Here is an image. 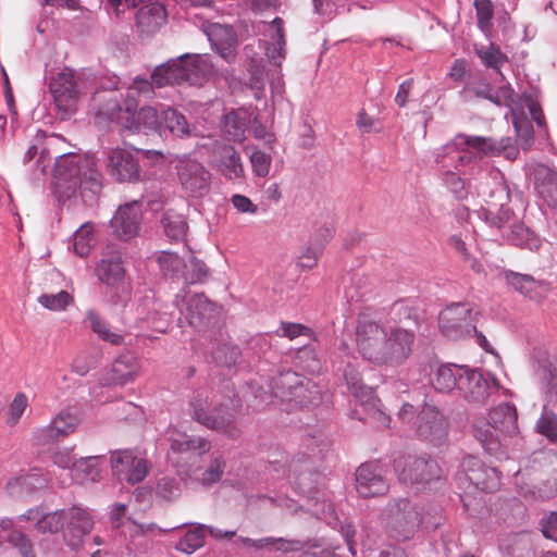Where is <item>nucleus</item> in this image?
Wrapping results in <instances>:
<instances>
[{
  "label": "nucleus",
  "mask_w": 557,
  "mask_h": 557,
  "mask_svg": "<svg viewBox=\"0 0 557 557\" xmlns=\"http://www.w3.org/2000/svg\"><path fill=\"white\" fill-rule=\"evenodd\" d=\"M414 334L401 327H385L367 317H360L356 343L362 358L375 366L397 367L412 352Z\"/></svg>",
  "instance_id": "f257e3e1"
},
{
  "label": "nucleus",
  "mask_w": 557,
  "mask_h": 557,
  "mask_svg": "<svg viewBox=\"0 0 557 557\" xmlns=\"http://www.w3.org/2000/svg\"><path fill=\"white\" fill-rule=\"evenodd\" d=\"M222 388V394L212 392L211 395L203 389L196 391L189 401L191 416L207 429L236 438L240 430L235 424V412L242 401L232 382L224 381Z\"/></svg>",
  "instance_id": "f03ea898"
},
{
  "label": "nucleus",
  "mask_w": 557,
  "mask_h": 557,
  "mask_svg": "<svg viewBox=\"0 0 557 557\" xmlns=\"http://www.w3.org/2000/svg\"><path fill=\"white\" fill-rule=\"evenodd\" d=\"M54 188L60 199L71 198L77 189L98 194L101 189V174L95 159L76 154L60 156L54 164Z\"/></svg>",
  "instance_id": "7ed1b4c3"
},
{
  "label": "nucleus",
  "mask_w": 557,
  "mask_h": 557,
  "mask_svg": "<svg viewBox=\"0 0 557 557\" xmlns=\"http://www.w3.org/2000/svg\"><path fill=\"white\" fill-rule=\"evenodd\" d=\"M442 151L443 153L437 156V162L444 163L445 158H449L456 169L478 164L487 154L507 151V157L511 158L516 153L508 137L496 140L492 137L465 134L456 135L442 148Z\"/></svg>",
  "instance_id": "20e7f679"
},
{
  "label": "nucleus",
  "mask_w": 557,
  "mask_h": 557,
  "mask_svg": "<svg viewBox=\"0 0 557 557\" xmlns=\"http://www.w3.org/2000/svg\"><path fill=\"white\" fill-rule=\"evenodd\" d=\"M214 74V66L207 54H184L157 66L152 73L157 87L188 83L201 85Z\"/></svg>",
  "instance_id": "39448f33"
},
{
  "label": "nucleus",
  "mask_w": 557,
  "mask_h": 557,
  "mask_svg": "<svg viewBox=\"0 0 557 557\" xmlns=\"http://www.w3.org/2000/svg\"><path fill=\"white\" fill-rule=\"evenodd\" d=\"M64 527L63 536L65 544L71 549H78L83 544L84 537L92 528V520L86 510L72 507L66 510L41 513L36 522L37 531L42 534H55Z\"/></svg>",
  "instance_id": "423d86ee"
},
{
  "label": "nucleus",
  "mask_w": 557,
  "mask_h": 557,
  "mask_svg": "<svg viewBox=\"0 0 557 557\" xmlns=\"http://www.w3.org/2000/svg\"><path fill=\"white\" fill-rule=\"evenodd\" d=\"M535 374L545 399L542 414L536 422V431L550 442H555L557 416L548 410V407L557 404V358L547 356L540 360Z\"/></svg>",
  "instance_id": "0eeeda50"
},
{
  "label": "nucleus",
  "mask_w": 557,
  "mask_h": 557,
  "mask_svg": "<svg viewBox=\"0 0 557 557\" xmlns=\"http://www.w3.org/2000/svg\"><path fill=\"white\" fill-rule=\"evenodd\" d=\"M422 521L419 507L409 499H395L384 511L383 522L388 535L397 541L413 537Z\"/></svg>",
  "instance_id": "6e6552de"
},
{
  "label": "nucleus",
  "mask_w": 557,
  "mask_h": 557,
  "mask_svg": "<svg viewBox=\"0 0 557 557\" xmlns=\"http://www.w3.org/2000/svg\"><path fill=\"white\" fill-rule=\"evenodd\" d=\"M478 314L479 311L469 304H451L440 312V330L444 336L454 341L471 336L475 332Z\"/></svg>",
  "instance_id": "1a4fd4ad"
},
{
  "label": "nucleus",
  "mask_w": 557,
  "mask_h": 557,
  "mask_svg": "<svg viewBox=\"0 0 557 557\" xmlns=\"http://www.w3.org/2000/svg\"><path fill=\"white\" fill-rule=\"evenodd\" d=\"M498 382L493 376H485L478 369L466 367L458 389L461 398L472 408H481L488 404L497 393Z\"/></svg>",
  "instance_id": "9d476101"
},
{
  "label": "nucleus",
  "mask_w": 557,
  "mask_h": 557,
  "mask_svg": "<svg viewBox=\"0 0 557 557\" xmlns=\"http://www.w3.org/2000/svg\"><path fill=\"white\" fill-rule=\"evenodd\" d=\"M87 89V81L71 69H63L49 83V90L59 110L67 112Z\"/></svg>",
  "instance_id": "9b49d317"
},
{
  "label": "nucleus",
  "mask_w": 557,
  "mask_h": 557,
  "mask_svg": "<svg viewBox=\"0 0 557 557\" xmlns=\"http://www.w3.org/2000/svg\"><path fill=\"white\" fill-rule=\"evenodd\" d=\"M418 437L433 445H442L448 435V421L434 405L424 403L413 420Z\"/></svg>",
  "instance_id": "f8f14e48"
},
{
  "label": "nucleus",
  "mask_w": 557,
  "mask_h": 557,
  "mask_svg": "<svg viewBox=\"0 0 557 557\" xmlns=\"http://www.w3.org/2000/svg\"><path fill=\"white\" fill-rule=\"evenodd\" d=\"M91 108L95 111V121L97 124L102 125L111 122H115L125 127H134L135 115L133 114V121L125 123L128 116L126 115V106L121 107V97L116 90H97L91 97Z\"/></svg>",
  "instance_id": "ddd939ff"
},
{
  "label": "nucleus",
  "mask_w": 557,
  "mask_h": 557,
  "mask_svg": "<svg viewBox=\"0 0 557 557\" xmlns=\"http://www.w3.org/2000/svg\"><path fill=\"white\" fill-rule=\"evenodd\" d=\"M175 169L182 188L189 196L200 198L210 191L211 174L200 162L182 159Z\"/></svg>",
  "instance_id": "4468645a"
},
{
  "label": "nucleus",
  "mask_w": 557,
  "mask_h": 557,
  "mask_svg": "<svg viewBox=\"0 0 557 557\" xmlns=\"http://www.w3.org/2000/svg\"><path fill=\"white\" fill-rule=\"evenodd\" d=\"M111 469L114 476L129 484L141 482L148 474L147 461L131 449L111 451Z\"/></svg>",
  "instance_id": "2eb2a0df"
},
{
  "label": "nucleus",
  "mask_w": 557,
  "mask_h": 557,
  "mask_svg": "<svg viewBox=\"0 0 557 557\" xmlns=\"http://www.w3.org/2000/svg\"><path fill=\"white\" fill-rule=\"evenodd\" d=\"M95 274L102 284L110 288L119 289L122 287L126 278V268L122 252L114 246H107L101 259L96 264Z\"/></svg>",
  "instance_id": "dca6fc26"
},
{
  "label": "nucleus",
  "mask_w": 557,
  "mask_h": 557,
  "mask_svg": "<svg viewBox=\"0 0 557 557\" xmlns=\"http://www.w3.org/2000/svg\"><path fill=\"white\" fill-rule=\"evenodd\" d=\"M491 198L492 200L487 201V207L481 208L478 215L491 227L503 228L510 223L513 216L512 210L506 203L509 200L507 187L502 183H497L491 191Z\"/></svg>",
  "instance_id": "f3484780"
},
{
  "label": "nucleus",
  "mask_w": 557,
  "mask_h": 557,
  "mask_svg": "<svg viewBox=\"0 0 557 557\" xmlns=\"http://www.w3.org/2000/svg\"><path fill=\"white\" fill-rule=\"evenodd\" d=\"M141 219V203L134 200L119 207L110 221V225L117 238L128 240L138 234Z\"/></svg>",
  "instance_id": "a211bd4d"
},
{
  "label": "nucleus",
  "mask_w": 557,
  "mask_h": 557,
  "mask_svg": "<svg viewBox=\"0 0 557 557\" xmlns=\"http://www.w3.org/2000/svg\"><path fill=\"white\" fill-rule=\"evenodd\" d=\"M405 483H428L441 478V468L428 455L408 456L399 475Z\"/></svg>",
  "instance_id": "6ab92c4d"
},
{
  "label": "nucleus",
  "mask_w": 557,
  "mask_h": 557,
  "mask_svg": "<svg viewBox=\"0 0 557 557\" xmlns=\"http://www.w3.org/2000/svg\"><path fill=\"white\" fill-rule=\"evenodd\" d=\"M466 479L475 488L493 493L500 484V475L496 468L485 466L480 459L468 456L462 460Z\"/></svg>",
  "instance_id": "aec40b11"
},
{
  "label": "nucleus",
  "mask_w": 557,
  "mask_h": 557,
  "mask_svg": "<svg viewBox=\"0 0 557 557\" xmlns=\"http://www.w3.org/2000/svg\"><path fill=\"white\" fill-rule=\"evenodd\" d=\"M107 169L119 182H135L139 178L138 162L128 149H111L108 153Z\"/></svg>",
  "instance_id": "412c9836"
},
{
  "label": "nucleus",
  "mask_w": 557,
  "mask_h": 557,
  "mask_svg": "<svg viewBox=\"0 0 557 557\" xmlns=\"http://www.w3.org/2000/svg\"><path fill=\"white\" fill-rule=\"evenodd\" d=\"M356 488L361 497L368 498L384 495L388 491V483L379 466L362 463L356 472Z\"/></svg>",
  "instance_id": "4be33fe9"
},
{
  "label": "nucleus",
  "mask_w": 557,
  "mask_h": 557,
  "mask_svg": "<svg viewBox=\"0 0 557 557\" xmlns=\"http://www.w3.org/2000/svg\"><path fill=\"white\" fill-rule=\"evenodd\" d=\"M219 311L213 302H211L203 294H196L189 298L187 302L186 319L188 323L205 333L211 325L218 322Z\"/></svg>",
  "instance_id": "5701e85b"
},
{
  "label": "nucleus",
  "mask_w": 557,
  "mask_h": 557,
  "mask_svg": "<svg viewBox=\"0 0 557 557\" xmlns=\"http://www.w3.org/2000/svg\"><path fill=\"white\" fill-rule=\"evenodd\" d=\"M78 422L79 420L76 414L69 410H62L52 419L50 424L38 428L34 432V438L37 444H49L73 433Z\"/></svg>",
  "instance_id": "b1692460"
},
{
  "label": "nucleus",
  "mask_w": 557,
  "mask_h": 557,
  "mask_svg": "<svg viewBox=\"0 0 557 557\" xmlns=\"http://www.w3.org/2000/svg\"><path fill=\"white\" fill-rule=\"evenodd\" d=\"M207 35L212 49L228 64L236 60L237 36L228 25L214 23L208 27Z\"/></svg>",
  "instance_id": "393cba45"
},
{
  "label": "nucleus",
  "mask_w": 557,
  "mask_h": 557,
  "mask_svg": "<svg viewBox=\"0 0 557 557\" xmlns=\"http://www.w3.org/2000/svg\"><path fill=\"white\" fill-rule=\"evenodd\" d=\"M467 366L456 363H442L431 367L429 373L430 385L438 393L450 394L459 389Z\"/></svg>",
  "instance_id": "a878e982"
},
{
  "label": "nucleus",
  "mask_w": 557,
  "mask_h": 557,
  "mask_svg": "<svg viewBox=\"0 0 557 557\" xmlns=\"http://www.w3.org/2000/svg\"><path fill=\"white\" fill-rule=\"evenodd\" d=\"M215 540H231L236 536V531H223L212 525L197 524L189 529L186 534L175 544V548L184 554L190 555L205 544V532Z\"/></svg>",
  "instance_id": "bb28decb"
},
{
  "label": "nucleus",
  "mask_w": 557,
  "mask_h": 557,
  "mask_svg": "<svg viewBox=\"0 0 557 557\" xmlns=\"http://www.w3.org/2000/svg\"><path fill=\"white\" fill-rule=\"evenodd\" d=\"M165 8L158 1L143 5L136 13V24L140 33L151 36L166 22Z\"/></svg>",
  "instance_id": "cd10ccee"
},
{
  "label": "nucleus",
  "mask_w": 557,
  "mask_h": 557,
  "mask_svg": "<svg viewBox=\"0 0 557 557\" xmlns=\"http://www.w3.org/2000/svg\"><path fill=\"white\" fill-rule=\"evenodd\" d=\"M240 543L243 546L252 548L255 550H268V552H297L304 547V544L299 540H286L283 537L267 536L261 539H250L246 536H238L235 544Z\"/></svg>",
  "instance_id": "c85d7f7f"
},
{
  "label": "nucleus",
  "mask_w": 557,
  "mask_h": 557,
  "mask_svg": "<svg viewBox=\"0 0 557 557\" xmlns=\"http://www.w3.org/2000/svg\"><path fill=\"white\" fill-rule=\"evenodd\" d=\"M86 321L99 339L114 346H121L125 344L127 332H124L120 329L112 330L109 323L97 311L87 310Z\"/></svg>",
  "instance_id": "c756f323"
},
{
  "label": "nucleus",
  "mask_w": 557,
  "mask_h": 557,
  "mask_svg": "<svg viewBox=\"0 0 557 557\" xmlns=\"http://www.w3.org/2000/svg\"><path fill=\"white\" fill-rule=\"evenodd\" d=\"M162 128L159 136L166 133L177 138L190 137L194 133V127L187 122L185 115L178 110L165 107L162 108Z\"/></svg>",
  "instance_id": "7c9ffc66"
},
{
  "label": "nucleus",
  "mask_w": 557,
  "mask_h": 557,
  "mask_svg": "<svg viewBox=\"0 0 557 557\" xmlns=\"http://www.w3.org/2000/svg\"><path fill=\"white\" fill-rule=\"evenodd\" d=\"M534 178L539 196L548 207L557 209V173L546 166H539Z\"/></svg>",
  "instance_id": "2f4dec72"
},
{
  "label": "nucleus",
  "mask_w": 557,
  "mask_h": 557,
  "mask_svg": "<svg viewBox=\"0 0 557 557\" xmlns=\"http://www.w3.org/2000/svg\"><path fill=\"white\" fill-rule=\"evenodd\" d=\"M153 84L157 86L152 77L151 82L144 78L134 79L123 99L124 104L126 106L125 116H128V120L126 119L125 123L132 124L133 114L135 115V112L138 109V97L151 99L154 96Z\"/></svg>",
  "instance_id": "473e14b6"
},
{
  "label": "nucleus",
  "mask_w": 557,
  "mask_h": 557,
  "mask_svg": "<svg viewBox=\"0 0 557 557\" xmlns=\"http://www.w3.org/2000/svg\"><path fill=\"white\" fill-rule=\"evenodd\" d=\"M490 420L494 430H498L505 435L512 436L518 432V414L513 405L504 403L493 408L490 412Z\"/></svg>",
  "instance_id": "72a5a7b5"
},
{
  "label": "nucleus",
  "mask_w": 557,
  "mask_h": 557,
  "mask_svg": "<svg viewBox=\"0 0 557 557\" xmlns=\"http://www.w3.org/2000/svg\"><path fill=\"white\" fill-rule=\"evenodd\" d=\"M162 108H165V106H146L140 108L138 111L136 110L134 127H125V129L132 132L145 129L147 132L160 135L163 117Z\"/></svg>",
  "instance_id": "f704fd0d"
},
{
  "label": "nucleus",
  "mask_w": 557,
  "mask_h": 557,
  "mask_svg": "<svg viewBox=\"0 0 557 557\" xmlns=\"http://www.w3.org/2000/svg\"><path fill=\"white\" fill-rule=\"evenodd\" d=\"M48 480L38 471L23 473L11 478L5 485L7 492L12 496H17L24 492H33L35 490L45 488Z\"/></svg>",
  "instance_id": "c9c22d12"
},
{
  "label": "nucleus",
  "mask_w": 557,
  "mask_h": 557,
  "mask_svg": "<svg viewBox=\"0 0 557 557\" xmlns=\"http://www.w3.org/2000/svg\"><path fill=\"white\" fill-rule=\"evenodd\" d=\"M301 374L287 370L271 380V392L275 398L288 403L301 382Z\"/></svg>",
  "instance_id": "e433bc0d"
},
{
  "label": "nucleus",
  "mask_w": 557,
  "mask_h": 557,
  "mask_svg": "<svg viewBox=\"0 0 557 557\" xmlns=\"http://www.w3.org/2000/svg\"><path fill=\"white\" fill-rule=\"evenodd\" d=\"M139 363L137 357L132 352L120 355L112 364V380L123 385L138 374Z\"/></svg>",
  "instance_id": "4c0bfd02"
},
{
  "label": "nucleus",
  "mask_w": 557,
  "mask_h": 557,
  "mask_svg": "<svg viewBox=\"0 0 557 557\" xmlns=\"http://www.w3.org/2000/svg\"><path fill=\"white\" fill-rule=\"evenodd\" d=\"M322 400L321 391L317 383L312 380L301 376V382L297 386V389L289 399V404L296 407H310L317 406Z\"/></svg>",
  "instance_id": "58836bf2"
},
{
  "label": "nucleus",
  "mask_w": 557,
  "mask_h": 557,
  "mask_svg": "<svg viewBox=\"0 0 557 557\" xmlns=\"http://www.w3.org/2000/svg\"><path fill=\"white\" fill-rule=\"evenodd\" d=\"M343 376L346 381L348 389L355 397L359 398L362 403L364 399L367 401L372 399L373 404L375 403L372 397V388L363 384L361 374L356 366L348 361L343 368Z\"/></svg>",
  "instance_id": "ea45409f"
},
{
  "label": "nucleus",
  "mask_w": 557,
  "mask_h": 557,
  "mask_svg": "<svg viewBox=\"0 0 557 557\" xmlns=\"http://www.w3.org/2000/svg\"><path fill=\"white\" fill-rule=\"evenodd\" d=\"M171 449L174 453L196 451L203 455L211 449V443L208 438L201 436H189L178 433L175 437H171Z\"/></svg>",
  "instance_id": "a19ab883"
},
{
  "label": "nucleus",
  "mask_w": 557,
  "mask_h": 557,
  "mask_svg": "<svg viewBox=\"0 0 557 557\" xmlns=\"http://www.w3.org/2000/svg\"><path fill=\"white\" fill-rule=\"evenodd\" d=\"M101 456H89L79 458L74 463L73 476L79 482H96L100 479Z\"/></svg>",
  "instance_id": "79ce46f5"
},
{
  "label": "nucleus",
  "mask_w": 557,
  "mask_h": 557,
  "mask_svg": "<svg viewBox=\"0 0 557 557\" xmlns=\"http://www.w3.org/2000/svg\"><path fill=\"white\" fill-rule=\"evenodd\" d=\"M222 127L230 140L242 141L247 129L246 113L231 111L223 117Z\"/></svg>",
  "instance_id": "37998d69"
},
{
  "label": "nucleus",
  "mask_w": 557,
  "mask_h": 557,
  "mask_svg": "<svg viewBox=\"0 0 557 557\" xmlns=\"http://www.w3.org/2000/svg\"><path fill=\"white\" fill-rule=\"evenodd\" d=\"M506 238L511 245L529 250H536L541 246L540 238L523 224L512 225Z\"/></svg>",
  "instance_id": "c03bdc74"
},
{
  "label": "nucleus",
  "mask_w": 557,
  "mask_h": 557,
  "mask_svg": "<svg viewBox=\"0 0 557 557\" xmlns=\"http://www.w3.org/2000/svg\"><path fill=\"white\" fill-rule=\"evenodd\" d=\"M219 170L230 181L243 177L244 166L240 162L239 154L233 147L224 149L219 163Z\"/></svg>",
  "instance_id": "a18cd8bd"
},
{
  "label": "nucleus",
  "mask_w": 557,
  "mask_h": 557,
  "mask_svg": "<svg viewBox=\"0 0 557 557\" xmlns=\"http://www.w3.org/2000/svg\"><path fill=\"white\" fill-rule=\"evenodd\" d=\"M164 233L174 240L183 239L187 231V222L183 214L174 211H166L161 220Z\"/></svg>",
  "instance_id": "49530a36"
},
{
  "label": "nucleus",
  "mask_w": 557,
  "mask_h": 557,
  "mask_svg": "<svg viewBox=\"0 0 557 557\" xmlns=\"http://www.w3.org/2000/svg\"><path fill=\"white\" fill-rule=\"evenodd\" d=\"M272 28L274 35L272 36L273 42L267 47V55L276 65L281 64L282 59L285 57V36L283 30V21L280 17H275L272 21Z\"/></svg>",
  "instance_id": "de8ad7c7"
},
{
  "label": "nucleus",
  "mask_w": 557,
  "mask_h": 557,
  "mask_svg": "<svg viewBox=\"0 0 557 557\" xmlns=\"http://www.w3.org/2000/svg\"><path fill=\"white\" fill-rule=\"evenodd\" d=\"M158 263L161 273L172 278H181L183 268H187V263L177 253L163 251L158 257Z\"/></svg>",
  "instance_id": "09e8293b"
},
{
  "label": "nucleus",
  "mask_w": 557,
  "mask_h": 557,
  "mask_svg": "<svg viewBox=\"0 0 557 557\" xmlns=\"http://www.w3.org/2000/svg\"><path fill=\"white\" fill-rule=\"evenodd\" d=\"M187 268H183L181 277L186 284L203 283L209 276L208 267L194 256L186 261Z\"/></svg>",
  "instance_id": "8fccbe9b"
},
{
  "label": "nucleus",
  "mask_w": 557,
  "mask_h": 557,
  "mask_svg": "<svg viewBox=\"0 0 557 557\" xmlns=\"http://www.w3.org/2000/svg\"><path fill=\"white\" fill-rule=\"evenodd\" d=\"M3 531L8 532L7 542L18 552L21 557H36L34 545L25 533L15 529L14 524L11 529Z\"/></svg>",
  "instance_id": "3c124183"
},
{
  "label": "nucleus",
  "mask_w": 557,
  "mask_h": 557,
  "mask_svg": "<svg viewBox=\"0 0 557 557\" xmlns=\"http://www.w3.org/2000/svg\"><path fill=\"white\" fill-rule=\"evenodd\" d=\"M475 53L486 67L493 70L498 71L500 66L507 62V57L493 44L475 47Z\"/></svg>",
  "instance_id": "603ef678"
},
{
  "label": "nucleus",
  "mask_w": 557,
  "mask_h": 557,
  "mask_svg": "<svg viewBox=\"0 0 557 557\" xmlns=\"http://www.w3.org/2000/svg\"><path fill=\"white\" fill-rule=\"evenodd\" d=\"M240 350L236 345L221 343L212 349V358L220 367L232 368L237 363Z\"/></svg>",
  "instance_id": "864d4df0"
},
{
  "label": "nucleus",
  "mask_w": 557,
  "mask_h": 557,
  "mask_svg": "<svg viewBox=\"0 0 557 557\" xmlns=\"http://www.w3.org/2000/svg\"><path fill=\"white\" fill-rule=\"evenodd\" d=\"M94 244L92 227L89 223H85L74 234L73 250L77 256L85 257L89 253Z\"/></svg>",
  "instance_id": "5fc2aeb1"
},
{
  "label": "nucleus",
  "mask_w": 557,
  "mask_h": 557,
  "mask_svg": "<svg viewBox=\"0 0 557 557\" xmlns=\"http://www.w3.org/2000/svg\"><path fill=\"white\" fill-rule=\"evenodd\" d=\"M503 274L505 281L521 294H531L540 284V282L529 274H521L513 271H504Z\"/></svg>",
  "instance_id": "6e6d98bb"
},
{
  "label": "nucleus",
  "mask_w": 557,
  "mask_h": 557,
  "mask_svg": "<svg viewBox=\"0 0 557 557\" xmlns=\"http://www.w3.org/2000/svg\"><path fill=\"white\" fill-rule=\"evenodd\" d=\"M226 462L221 454H213L211 456V460L206 468V470L201 473L200 482L205 486H210L216 482H219L224 473Z\"/></svg>",
  "instance_id": "4d7b16f0"
},
{
  "label": "nucleus",
  "mask_w": 557,
  "mask_h": 557,
  "mask_svg": "<svg viewBox=\"0 0 557 557\" xmlns=\"http://www.w3.org/2000/svg\"><path fill=\"white\" fill-rule=\"evenodd\" d=\"M497 431L498 430H494L491 420L486 423H483L482 425H473V436L482 444L483 448L487 451L495 450L499 444V440L495 436V432Z\"/></svg>",
  "instance_id": "13d9d810"
},
{
  "label": "nucleus",
  "mask_w": 557,
  "mask_h": 557,
  "mask_svg": "<svg viewBox=\"0 0 557 557\" xmlns=\"http://www.w3.org/2000/svg\"><path fill=\"white\" fill-rule=\"evenodd\" d=\"M73 297L66 290H60L57 294H42L38 297V302L51 311H62L73 302Z\"/></svg>",
  "instance_id": "bf43d9fd"
},
{
  "label": "nucleus",
  "mask_w": 557,
  "mask_h": 557,
  "mask_svg": "<svg viewBox=\"0 0 557 557\" xmlns=\"http://www.w3.org/2000/svg\"><path fill=\"white\" fill-rule=\"evenodd\" d=\"M474 9L476 13L478 27L488 34L492 28V20L494 16V5L491 0H474Z\"/></svg>",
  "instance_id": "052dcab7"
},
{
  "label": "nucleus",
  "mask_w": 557,
  "mask_h": 557,
  "mask_svg": "<svg viewBox=\"0 0 557 557\" xmlns=\"http://www.w3.org/2000/svg\"><path fill=\"white\" fill-rule=\"evenodd\" d=\"M511 113L517 136L522 140L523 149H528L533 144V126L524 113L517 114L512 110Z\"/></svg>",
  "instance_id": "680f3d73"
},
{
  "label": "nucleus",
  "mask_w": 557,
  "mask_h": 557,
  "mask_svg": "<svg viewBox=\"0 0 557 557\" xmlns=\"http://www.w3.org/2000/svg\"><path fill=\"white\" fill-rule=\"evenodd\" d=\"M289 478L294 476L297 488L301 493H309L312 488L311 483L313 482L312 476L314 475L308 466H306L301 471L298 470V466L293 462L288 469Z\"/></svg>",
  "instance_id": "e2e57ef3"
},
{
  "label": "nucleus",
  "mask_w": 557,
  "mask_h": 557,
  "mask_svg": "<svg viewBox=\"0 0 557 557\" xmlns=\"http://www.w3.org/2000/svg\"><path fill=\"white\" fill-rule=\"evenodd\" d=\"M252 170L259 177H265L270 173L272 158L270 154L261 150H255L250 154Z\"/></svg>",
  "instance_id": "0e129e2a"
},
{
  "label": "nucleus",
  "mask_w": 557,
  "mask_h": 557,
  "mask_svg": "<svg viewBox=\"0 0 557 557\" xmlns=\"http://www.w3.org/2000/svg\"><path fill=\"white\" fill-rule=\"evenodd\" d=\"M156 493L165 500L175 499L181 494L180 484L175 479L162 478L157 483Z\"/></svg>",
  "instance_id": "69168bd1"
},
{
  "label": "nucleus",
  "mask_w": 557,
  "mask_h": 557,
  "mask_svg": "<svg viewBox=\"0 0 557 557\" xmlns=\"http://www.w3.org/2000/svg\"><path fill=\"white\" fill-rule=\"evenodd\" d=\"M443 182L445 186L459 199L467 197L468 191L465 181L455 172L447 171L444 173Z\"/></svg>",
  "instance_id": "338daca9"
},
{
  "label": "nucleus",
  "mask_w": 557,
  "mask_h": 557,
  "mask_svg": "<svg viewBox=\"0 0 557 557\" xmlns=\"http://www.w3.org/2000/svg\"><path fill=\"white\" fill-rule=\"evenodd\" d=\"M296 359L304 369L310 372H315L320 369L319 360L311 347L304 346L299 348L296 354Z\"/></svg>",
  "instance_id": "774afa93"
}]
</instances>
